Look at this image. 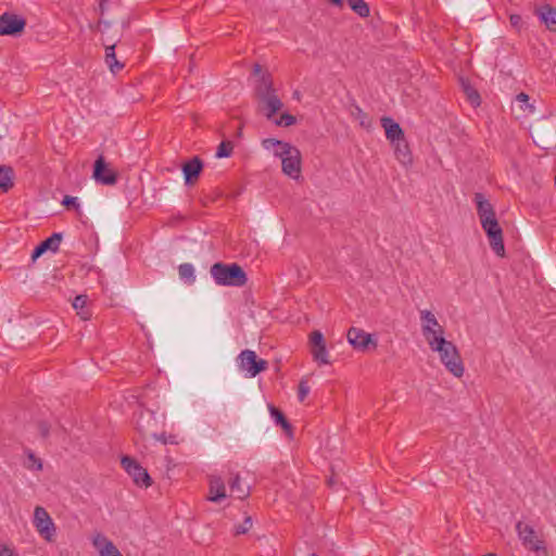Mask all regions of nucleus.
I'll use <instances>...</instances> for the list:
<instances>
[{
  "label": "nucleus",
  "instance_id": "1",
  "mask_svg": "<svg viewBox=\"0 0 556 556\" xmlns=\"http://www.w3.org/2000/svg\"><path fill=\"white\" fill-rule=\"evenodd\" d=\"M255 97L257 100L258 110L268 119H271L283 105L282 101L273 87V80L269 75H262V77L258 79L255 86Z\"/></svg>",
  "mask_w": 556,
  "mask_h": 556
},
{
  "label": "nucleus",
  "instance_id": "2",
  "mask_svg": "<svg viewBox=\"0 0 556 556\" xmlns=\"http://www.w3.org/2000/svg\"><path fill=\"white\" fill-rule=\"evenodd\" d=\"M210 273L219 286L243 287L248 281L245 271L237 263H215Z\"/></svg>",
  "mask_w": 556,
  "mask_h": 556
},
{
  "label": "nucleus",
  "instance_id": "3",
  "mask_svg": "<svg viewBox=\"0 0 556 556\" xmlns=\"http://www.w3.org/2000/svg\"><path fill=\"white\" fill-rule=\"evenodd\" d=\"M275 156L281 160L282 173L290 178L298 179L301 174V152L292 144H285L283 150H275Z\"/></svg>",
  "mask_w": 556,
  "mask_h": 556
},
{
  "label": "nucleus",
  "instance_id": "4",
  "mask_svg": "<svg viewBox=\"0 0 556 556\" xmlns=\"http://www.w3.org/2000/svg\"><path fill=\"white\" fill-rule=\"evenodd\" d=\"M481 226L483 230L485 231L490 247L493 250V252L500 256H505V247H504V240H503V230L496 219V216L488 217L480 219Z\"/></svg>",
  "mask_w": 556,
  "mask_h": 556
},
{
  "label": "nucleus",
  "instance_id": "5",
  "mask_svg": "<svg viewBox=\"0 0 556 556\" xmlns=\"http://www.w3.org/2000/svg\"><path fill=\"white\" fill-rule=\"evenodd\" d=\"M121 464L124 470L132 478L136 485L146 489L152 485V479L147 469L143 468L136 459L129 456H123Z\"/></svg>",
  "mask_w": 556,
  "mask_h": 556
},
{
  "label": "nucleus",
  "instance_id": "6",
  "mask_svg": "<svg viewBox=\"0 0 556 556\" xmlns=\"http://www.w3.org/2000/svg\"><path fill=\"white\" fill-rule=\"evenodd\" d=\"M237 361L239 368L245 371L249 377H255L266 370L268 365L265 359L257 358L256 353L251 350H243Z\"/></svg>",
  "mask_w": 556,
  "mask_h": 556
},
{
  "label": "nucleus",
  "instance_id": "7",
  "mask_svg": "<svg viewBox=\"0 0 556 556\" xmlns=\"http://www.w3.org/2000/svg\"><path fill=\"white\" fill-rule=\"evenodd\" d=\"M516 530L526 548L536 553L542 552L544 555L547 554L544 541L536 536L535 531L531 526L522 521H518L516 525Z\"/></svg>",
  "mask_w": 556,
  "mask_h": 556
},
{
  "label": "nucleus",
  "instance_id": "8",
  "mask_svg": "<svg viewBox=\"0 0 556 556\" xmlns=\"http://www.w3.org/2000/svg\"><path fill=\"white\" fill-rule=\"evenodd\" d=\"M439 355L441 363L444 365L447 371H450L456 378L463 377L465 367L459 352L453 342L447 344L446 349H444V351Z\"/></svg>",
  "mask_w": 556,
  "mask_h": 556
},
{
  "label": "nucleus",
  "instance_id": "9",
  "mask_svg": "<svg viewBox=\"0 0 556 556\" xmlns=\"http://www.w3.org/2000/svg\"><path fill=\"white\" fill-rule=\"evenodd\" d=\"M37 532L48 543L56 541V526L48 511L40 506H37Z\"/></svg>",
  "mask_w": 556,
  "mask_h": 556
},
{
  "label": "nucleus",
  "instance_id": "10",
  "mask_svg": "<svg viewBox=\"0 0 556 556\" xmlns=\"http://www.w3.org/2000/svg\"><path fill=\"white\" fill-rule=\"evenodd\" d=\"M25 26V18L16 14L5 12L0 16V36H20Z\"/></svg>",
  "mask_w": 556,
  "mask_h": 556
},
{
  "label": "nucleus",
  "instance_id": "11",
  "mask_svg": "<svg viewBox=\"0 0 556 556\" xmlns=\"http://www.w3.org/2000/svg\"><path fill=\"white\" fill-rule=\"evenodd\" d=\"M135 418L136 428L142 435L155 437L157 421L152 410L140 409L135 414Z\"/></svg>",
  "mask_w": 556,
  "mask_h": 556
},
{
  "label": "nucleus",
  "instance_id": "12",
  "mask_svg": "<svg viewBox=\"0 0 556 556\" xmlns=\"http://www.w3.org/2000/svg\"><path fill=\"white\" fill-rule=\"evenodd\" d=\"M92 177L97 182L105 186H113L117 181V174L113 169L109 168L103 155H100L93 165Z\"/></svg>",
  "mask_w": 556,
  "mask_h": 556
},
{
  "label": "nucleus",
  "instance_id": "13",
  "mask_svg": "<svg viewBox=\"0 0 556 556\" xmlns=\"http://www.w3.org/2000/svg\"><path fill=\"white\" fill-rule=\"evenodd\" d=\"M309 344L313 359L319 364H329L325 339L319 330H314L309 334Z\"/></svg>",
  "mask_w": 556,
  "mask_h": 556
},
{
  "label": "nucleus",
  "instance_id": "14",
  "mask_svg": "<svg viewBox=\"0 0 556 556\" xmlns=\"http://www.w3.org/2000/svg\"><path fill=\"white\" fill-rule=\"evenodd\" d=\"M421 331L425 339L444 333V328L439 324L435 315L428 311H420Z\"/></svg>",
  "mask_w": 556,
  "mask_h": 556
},
{
  "label": "nucleus",
  "instance_id": "15",
  "mask_svg": "<svg viewBox=\"0 0 556 556\" xmlns=\"http://www.w3.org/2000/svg\"><path fill=\"white\" fill-rule=\"evenodd\" d=\"M348 341L349 343L356 350L365 351L368 349L369 344H372L374 348L377 346V343L372 341L371 336L366 333L364 330L351 327L348 331Z\"/></svg>",
  "mask_w": 556,
  "mask_h": 556
},
{
  "label": "nucleus",
  "instance_id": "16",
  "mask_svg": "<svg viewBox=\"0 0 556 556\" xmlns=\"http://www.w3.org/2000/svg\"><path fill=\"white\" fill-rule=\"evenodd\" d=\"M92 545L100 556H123L114 543L103 533H96L92 536Z\"/></svg>",
  "mask_w": 556,
  "mask_h": 556
},
{
  "label": "nucleus",
  "instance_id": "17",
  "mask_svg": "<svg viewBox=\"0 0 556 556\" xmlns=\"http://www.w3.org/2000/svg\"><path fill=\"white\" fill-rule=\"evenodd\" d=\"M181 168L186 185H191L200 176L203 163L199 156H194L190 161L186 162Z\"/></svg>",
  "mask_w": 556,
  "mask_h": 556
},
{
  "label": "nucleus",
  "instance_id": "18",
  "mask_svg": "<svg viewBox=\"0 0 556 556\" xmlns=\"http://www.w3.org/2000/svg\"><path fill=\"white\" fill-rule=\"evenodd\" d=\"M381 126L386 131V137L390 141V143L396 142L405 138L404 131L401 128L400 124L394 122L391 117H382Z\"/></svg>",
  "mask_w": 556,
  "mask_h": 556
},
{
  "label": "nucleus",
  "instance_id": "19",
  "mask_svg": "<svg viewBox=\"0 0 556 556\" xmlns=\"http://www.w3.org/2000/svg\"><path fill=\"white\" fill-rule=\"evenodd\" d=\"M207 498L215 503L226 498V486L220 477L212 476L210 478V494Z\"/></svg>",
  "mask_w": 556,
  "mask_h": 556
},
{
  "label": "nucleus",
  "instance_id": "20",
  "mask_svg": "<svg viewBox=\"0 0 556 556\" xmlns=\"http://www.w3.org/2000/svg\"><path fill=\"white\" fill-rule=\"evenodd\" d=\"M62 238L61 232H53L49 238L37 244V258L49 251L55 253L60 248Z\"/></svg>",
  "mask_w": 556,
  "mask_h": 556
},
{
  "label": "nucleus",
  "instance_id": "21",
  "mask_svg": "<svg viewBox=\"0 0 556 556\" xmlns=\"http://www.w3.org/2000/svg\"><path fill=\"white\" fill-rule=\"evenodd\" d=\"M536 15L545 24V26L556 31V9L549 4H544L536 10Z\"/></svg>",
  "mask_w": 556,
  "mask_h": 556
},
{
  "label": "nucleus",
  "instance_id": "22",
  "mask_svg": "<svg viewBox=\"0 0 556 556\" xmlns=\"http://www.w3.org/2000/svg\"><path fill=\"white\" fill-rule=\"evenodd\" d=\"M391 144L394 148V154L396 160L405 166L410 165L413 162V157L405 138Z\"/></svg>",
  "mask_w": 556,
  "mask_h": 556
},
{
  "label": "nucleus",
  "instance_id": "23",
  "mask_svg": "<svg viewBox=\"0 0 556 556\" xmlns=\"http://www.w3.org/2000/svg\"><path fill=\"white\" fill-rule=\"evenodd\" d=\"M228 484L232 496L239 500H244L250 495V488L241 483L239 473H231Z\"/></svg>",
  "mask_w": 556,
  "mask_h": 556
},
{
  "label": "nucleus",
  "instance_id": "24",
  "mask_svg": "<svg viewBox=\"0 0 556 556\" xmlns=\"http://www.w3.org/2000/svg\"><path fill=\"white\" fill-rule=\"evenodd\" d=\"M475 202L477 204V214L480 219L488 217L495 216V211L493 208V205L490 203L489 200L484 198V195L480 192L475 193Z\"/></svg>",
  "mask_w": 556,
  "mask_h": 556
},
{
  "label": "nucleus",
  "instance_id": "25",
  "mask_svg": "<svg viewBox=\"0 0 556 556\" xmlns=\"http://www.w3.org/2000/svg\"><path fill=\"white\" fill-rule=\"evenodd\" d=\"M14 186V172L10 166H0V193H7Z\"/></svg>",
  "mask_w": 556,
  "mask_h": 556
},
{
  "label": "nucleus",
  "instance_id": "26",
  "mask_svg": "<svg viewBox=\"0 0 556 556\" xmlns=\"http://www.w3.org/2000/svg\"><path fill=\"white\" fill-rule=\"evenodd\" d=\"M268 408H269L270 416L273 417L275 422L277 425L281 426V428L285 430L287 435L291 437L292 435V426L287 420L283 413L280 409H278L277 407H275L274 405H269Z\"/></svg>",
  "mask_w": 556,
  "mask_h": 556
},
{
  "label": "nucleus",
  "instance_id": "27",
  "mask_svg": "<svg viewBox=\"0 0 556 556\" xmlns=\"http://www.w3.org/2000/svg\"><path fill=\"white\" fill-rule=\"evenodd\" d=\"M105 63L108 64L110 71L114 74L124 67V64L116 59L114 45L108 46L105 48Z\"/></svg>",
  "mask_w": 556,
  "mask_h": 556
},
{
  "label": "nucleus",
  "instance_id": "28",
  "mask_svg": "<svg viewBox=\"0 0 556 556\" xmlns=\"http://www.w3.org/2000/svg\"><path fill=\"white\" fill-rule=\"evenodd\" d=\"M430 348L431 351L438 352L439 354L446 349L447 344H451L452 341H447L444 338V333H440L433 337H430V339H425Z\"/></svg>",
  "mask_w": 556,
  "mask_h": 556
},
{
  "label": "nucleus",
  "instance_id": "29",
  "mask_svg": "<svg viewBox=\"0 0 556 556\" xmlns=\"http://www.w3.org/2000/svg\"><path fill=\"white\" fill-rule=\"evenodd\" d=\"M87 295L80 294L77 295L73 301V307L76 309L77 314L81 317V319L87 320L90 318V312L87 309Z\"/></svg>",
  "mask_w": 556,
  "mask_h": 556
},
{
  "label": "nucleus",
  "instance_id": "30",
  "mask_svg": "<svg viewBox=\"0 0 556 556\" xmlns=\"http://www.w3.org/2000/svg\"><path fill=\"white\" fill-rule=\"evenodd\" d=\"M351 10L361 17H367L370 14L369 5L364 0H346Z\"/></svg>",
  "mask_w": 556,
  "mask_h": 556
},
{
  "label": "nucleus",
  "instance_id": "31",
  "mask_svg": "<svg viewBox=\"0 0 556 556\" xmlns=\"http://www.w3.org/2000/svg\"><path fill=\"white\" fill-rule=\"evenodd\" d=\"M463 90L467 100L471 103L472 106L476 108L480 105V94L472 86H470L468 83L463 81Z\"/></svg>",
  "mask_w": 556,
  "mask_h": 556
},
{
  "label": "nucleus",
  "instance_id": "32",
  "mask_svg": "<svg viewBox=\"0 0 556 556\" xmlns=\"http://www.w3.org/2000/svg\"><path fill=\"white\" fill-rule=\"evenodd\" d=\"M179 277L192 283L195 280L194 268L190 263H184L178 267Z\"/></svg>",
  "mask_w": 556,
  "mask_h": 556
},
{
  "label": "nucleus",
  "instance_id": "33",
  "mask_svg": "<svg viewBox=\"0 0 556 556\" xmlns=\"http://www.w3.org/2000/svg\"><path fill=\"white\" fill-rule=\"evenodd\" d=\"M352 116L359 122L362 127L368 128L370 126L368 115L358 106L355 105L352 111Z\"/></svg>",
  "mask_w": 556,
  "mask_h": 556
},
{
  "label": "nucleus",
  "instance_id": "34",
  "mask_svg": "<svg viewBox=\"0 0 556 556\" xmlns=\"http://www.w3.org/2000/svg\"><path fill=\"white\" fill-rule=\"evenodd\" d=\"M233 150V144L231 141H222L219 146L217 147L216 156L222 157H228L231 155Z\"/></svg>",
  "mask_w": 556,
  "mask_h": 556
},
{
  "label": "nucleus",
  "instance_id": "35",
  "mask_svg": "<svg viewBox=\"0 0 556 556\" xmlns=\"http://www.w3.org/2000/svg\"><path fill=\"white\" fill-rule=\"evenodd\" d=\"M285 144H289L288 142H285V141H280L278 139H275V138H267V139H264L263 142H262V146L267 149V150H283L285 149Z\"/></svg>",
  "mask_w": 556,
  "mask_h": 556
},
{
  "label": "nucleus",
  "instance_id": "36",
  "mask_svg": "<svg viewBox=\"0 0 556 556\" xmlns=\"http://www.w3.org/2000/svg\"><path fill=\"white\" fill-rule=\"evenodd\" d=\"M296 122V118L295 116H293L292 114H289V113H282L279 118L275 119V124L277 126H283V127H289L291 125H294Z\"/></svg>",
  "mask_w": 556,
  "mask_h": 556
},
{
  "label": "nucleus",
  "instance_id": "37",
  "mask_svg": "<svg viewBox=\"0 0 556 556\" xmlns=\"http://www.w3.org/2000/svg\"><path fill=\"white\" fill-rule=\"evenodd\" d=\"M62 204L67 208V210H74L76 211L77 213H80V204L78 202V199L75 198V197H72V195H65L63 198V201H62Z\"/></svg>",
  "mask_w": 556,
  "mask_h": 556
},
{
  "label": "nucleus",
  "instance_id": "38",
  "mask_svg": "<svg viewBox=\"0 0 556 556\" xmlns=\"http://www.w3.org/2000/svg\"><path fill=\"white\" fill-rule=\"evenodd\" d=\"M251 528H252V519H251V517H245L244 521L235 528V534L236 535L245 534L247 532H249V530Z\"/></svg>",
  "mask_w": 556,
  "mask_h": 556
},
{
  "label": "nucleus",
  "instance_id": "39",
  "mask_svg": "<svg viewBox=\"0 0 556 556\" xmlns=\"http://www.w3.org/2000/svg\"><path fill=\"white\" fill-rule=\"evenodd\" d=\"M309 390L311 389L307 381L301 380L298 389V397L300 402H303L306 399L307 394L309 393Z\"/></svg>",
  "mask_w": 556,
  "mask_h": 556
},
{
  "label": "nucleus",
  "instance_id": "40",
  "mask_svg": "<svg viewBox=\"0 0 556 556\" xmlns=\"http://www.w3.org/2000/svg\"><path fill=\"white\" fill-rule=\"evenodd\" d=\"M529 96L525 92H520L517 94L516 100L520 103H523L526 105V109L528 110V113H534L535 108L533 104L529 103Z\"/></svg>",
  "mask_w": 556,
  "mask_h": 556
},
{
  "label": "nucleus",
  "instance_id": "41",
  "mask_svg": "<svg viewBox=\"0 0 556 556\" xmlns=\"http://www.w3.org/2000/svg\"><path fill=\"white\" fill-rule=\"evenodd\" d=\"M37 430L46 438L49 434L50 426L46 421H41L37 425Z\"/></svg>",
  "mask_w": 556,
  "mask_h": 556
},
{
  "label": "nucleus",
  "instance_id": "42",
  "mask_svg": "<svg viewBox=\"0 0 556 556\" xmlns=\"http://www.w3.org/2000/svg\"><path fill=\"white\" fill-rule=\"evenodd\" d=\"M0 556H15V554L8 545L0 544Z\"/></svg>",
  "mask_w": 556,
  "mask_h": 556
},
{
  "label": "nucleus",
  "instance_id": "43",
  "mask_svg": "<svg viewBox=\"0 0 556 556\" xmlns=\"http://www.w3.org/2000/svg\"><path fill=\"white\" fill-rule=\"evenodd\" d=\"M28 463L26 464V467L29 469H33L35 466V453L33 451H28Z\"/></svg>",
  "mask_w": 556,
  "mask_h": 556
},
{
  "label": "nucleus",
  "instance_id": "44",
  "mask_svg": "<svg viewBox=\"0 0 556 556\" xmlns=\"http://www.w3.org/2000/svg\"><path fill=\"white\" fill-rule=\"evenodd\" d=\"M328 2L337 5V7H342L343 3H344V0H327Z\"/></svg>",
  "mask_w": 556,
  "mask_h": 556
},
{
  "label": "nucleus",
  "instance_id": "45",
  "mask_svg": "<svg viewBox=\"0 0 556 556\" xmlns=\"http://www.w3.org/2000/svg\"><path fill=\"white\" fill-rule=\"evenodd\" d=\"M153 438H154V439H156L157 441L163 442V443H167V441H166V439H165V434H164V433H162V434H160V435H157V434L155 433V437H153Z\"/></svg>",
  "mask_w": 556,
  "mask_h": 556
},
{
  "label": "nucleus",
  "instance_id": "46",
  "mask_svg": "<svg viewBox=\"0 0 556 556\" xmlns=\"http://www.w3.org/2000/svg\"><path fill=\"white\" fill-rule=\"evenodd\" d=\"M253 72H254V74H255V75L261 74V72H262V67H261V65L255 64V65H254V70H253Z\"/></svg>",
  "mask_w": 556,
  "mask_h": 556
},
{
  "label": "nucleus",
  "instance_id": "47",
  "mask_svg": "<svg viewBox=\"0 0 556 556\" xmlns=\"http://www.w3.org/2000/svg\"><path fill=\"white\" fill-rule=\"evenodd\" d=\"M520 20V16L518 15H511L510 16V22L515 25L518 23V21Z\"/></svg>",
  "mask_w": 556,
  "mask_h": 556
},
{
  "label": "nucleus",
  "instance_id": "48",
  "mask_svg": "<svg viewBox=\"0 0 556 556\" xmlns=\"http://www.w3.org/2000/svg\"><path fill=\"white\" fill-rule=\"evenodd\" d=\"M42 468V463L39 458H37V470H40Z\"/></svg>",
  "mask_w": 556,
  "mask_h": 556
},
{
  "label": "nucleus",
  "instance_id": "49",
  "mask_svg": "<svg viewBox=\"0 0 556 556\" xmlns=\"http://www.w3.org/2000/svg\"><path fill=\"white\" fill-rule=\"evenodd\" d=\"M334 483H336V482H334V479H333V477H331V478L328 480V484H329L330 486H332V485H334Z\"/></svg>",
  "mask_w": 556,
  "mask_h": 556
},
{
  "label": "nucleus",
  "instance_id": "50",
  "mask_svg": "<svg viewBox=\"0 0 556 556\" xmlns=\"http://www.w3.org/2000/svg\"><path fill=\"white\" fill-rule=\"evenodd\" d=\"M30 258L35 262V248L30 251Z\"/></svg>",
  "mask_w": 556,
  "mask_h": 556
}]
</instances>
